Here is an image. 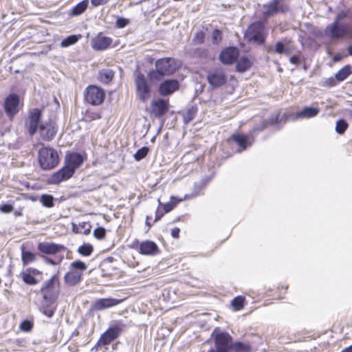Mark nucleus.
Listing matches in <instances>:
<instances>
[{
  "instance_id": "57",
  "label": "nucleus",
  "mask_w": 352,
  "mask_h": 352,
  "mask_svg": "<svg viewBox=\"0 0 352 352\" xmlns=\"http://www.w3.org/2000/svg\"><path fill=\"white\" fill-rule=\"evenodd\" d=\"M347 51L349 55L352 56V45H350L347 48Z\"/></svg>"
},
{
  "instance_id": "53",
  "label": "nucleus",
  "mask_w": 352,
  "mask_h": 352,
  "mask_svg": "<svg viewBox=\"0 0 352 352\" xmlns=\"http://www.w3.org/2000/svg\"><path fill=\"white\" fill-rule=\"evenodd\" d=\"M289 61L291 63L297 65L299 63V58L297 56H293L290 58Z\"/></svg>"
},
{
  "instance_id": "22",
  "label": "nucleus",
  "mask_w": 352,
  "mask_h": 352,
  "mask_svg": "<svg viewBox=\"0 0 352 352\" xmlns=\"http://www.w3.org/2000/svg\"><path fill=\"white\" fill-rule=\"evenodd\" d=\"M83 162L82 156L76 153H73L67 155L65 157V164L72 168V170L75 172V170L78 168Z\"/></svg>"
},
{
  "instance_id": "58",
  "label": "nucleus",
  "mask_w": 352,
  "mask_h": 352,
  "mask_svg": "<svg viewBox=\"0 0 352 352\" xmlns=\"http://www.w3.org/2000/svg\"><path fill=\"white\" fill-rule=\"evenodd\" d=\"M342 352H352V346L345 349Z\"/></svg>"
},
{
  "instance_id": "2",
  "label": "nucleus",
  "mask_w": 352,
  "mask_h": 352,
  "mask_svg": "<svg viewBox=\"0 0 352 352\" xmlns=\"http://www.w3.org/2000/svg\"><path fill=\"white\" fill-rule=\"evenodd\" d=\"M181 65V62L173 58H164L155 63V70H152L148 75L151 80H160L162 76L173 74Z\"/></svg>"
},
{
  "instance_id": "28",
  "label": "nucleus",
  "mask_w": 352,
  "mask_h": 352,
  "mask_svg": "<svg viewBox=\"0 0 352 352\" xmlns=\"http://www.w3.org/2000/svg\"><path fill=\"white\" fill-rule=\"evenodd\" d=\"M88 6V0H83L76 5L71 11L72 16H78L83 13Z\"/></svg>"
},
{
  "instance_id": "45",
  "label": "nucleus",
  "mask_w": 352,
  "mask_h": 352,
  "mask_svg": "<svg viewBox=\"0 0 352 352\" xmlns=\"http://www.w3.org/2000/svg\"><path fill=\"white\" fill-rule=\"evenodd\" d=\"M183 199H177V201H175L174 203H173L172 201L170 202V203H167L166 204H165L164 206V210H165V212H168L170 211H171L174 207L175 206L176 204L182 201Z\"/></svg>"
},
{
  "instance_id": "51",
  "label": "nucleus",
  "mask_w": 352,
  "mask_h": 352,
  "mask_svg": "<svg viewBox=\"0 0 352 352\" xmlns=\"http://www.w3.org/2000/svg\"><path fill=\"white\" fill-rule=\"evenodd\" d=\"M180 230L178 228H174L171 230V236L173 238L177 239L179 235Z\"/></svg>"
},
{
  "instance_id": "52",
  "label": "nucleus",
  "mask_w": 352,
  "mask_h": 352,
  "mask_svg": "<svg viewBox=\"0 0 352 352\" xmlns=\"http://www.w3.org/2000/svg\"><path fill=\"white\" fill-rule=\"evenodd\" d=\"M346 16V14L344 12H341L338 14L336 16V20L334 22H337V24L339 23V21L343 19Z\"/></svg>"
},
{
  "instance_id": "31",
  "label": "nucleus",
  "mask_w": 352,
  "mask_h": 352,
  "mask_svg": "<svg viewBox=\"0 0 352 352\" xmlns=\"http://www.w3.org/2000/svg\"><path fill=\"white\" fill-rule=\"evenodd\" d=\"M351 73V67L349 65L344 66L336 74V78L339 81L345 80Z\"/></svg>"
},
{
  "instance_id": "3",
  "label": "nucleus",
  "mask_w": 352,
  "mask_h": 352,
  "mask_svg": "<svg viewBox=\"0 0 352 352\" xmlns=\"http://www.w3.org/2000/svg\"><path fill=\"white\" fill-rule=\"evenodd\" d=\"M211 336L214 338L215 349H212L208 352H231L232 338L228 333L221 331L219 328H215Z\"/></svg>"
},
{
  "instance_id": "43",
  "label": "nucleus",
  "mask_w": 352,
  "mask_h": 352,
  "mask_svg": "<svg viewBox=\"0 0 352 352\" xmlns=\"http://www.w3.org/2000/svg\"><path fill=\"white\" fill-rule=\"evenodd\" d=\"M106 230L104 228L99 227L94 230V236L98 239H102L105 236Z\"/></svg>"
},
{
  "instance_id": "19",
  "label": "nucleus",
  "mask_w": 352,
  "mask_h": 352,
  "mask_svg": "<svg viewBox=\"0 0 352 352\" xmlns=\"http://www.w3.org/2000/svg\"><path fill=\"white\" fill-rule=\"evenodd\" d=\"M160 250L156 243L151 241H142L140 245L139 252L141 254L147 256H155L159 253Z\"/></svg>"
},
{
  "instance_id": "30",
  "label": "nucleus",
  "mask_w": 352,
  "mask_h": 352,
  "mask_svg": "<svg viewBox=\"0 0 352 352\" xmlns=\"http://www.w3.org/2000/svg\"><path fill=\"white\" fill-rule=\"evenodd\" d=\"M113 76L114 73L111 69H102L99 73V80L103 83H108L112 80Z\"/></svg>"
},
{
  "instance_id": "16",
  "label": "nucleus",
  "mask_w": 352,
  "mask_h": 352,
  "mask_svg": "<svg viewBox=\"0 0 352 352\" xmlns=\"http://www.w3.org/2000/svg\"><path fill=\"white\" fill-rule=\"evenodd\" d=\"M239 50L235 47H227L219 55L220 60L225 65L232 64L239 57Z\"/></svg>"
},
{
  "instance_id": "35",
  "label": "nucleus",
  "mask_w": 352,
  "mask_h": 352,
  "mask_svg": "<svg viewBox=\"0 0 352 352\" xmlns=\"http://www.w3.org/2000/svg\"><path fill=\"white\" fill-rule=\"evenodd\" d=\"M348 123L343 119H340L336 122V131L338 134H343L348 128Z\"/></svg>"
},
{
  "instance_id": "59",
  "label": "nucleus",
  "mask_w": 352,
  "mask_h": 352,
  "mask_svg": "<svg viewBox=\"0 0 352 352\" xmlns=\"http://www.w3.org/2000/svg\"><path fill=\"white\" fill-rule=\"evenodd\" d=\"M146 224L150 228L152 224L148 221V217H146Z\"/></svg>"
},
{
  "instance_id": "55",
  "label": "nucleus",
  "mask_w": 352,
  "mask_h": 352,
  "mask_svg": "<svg viewBox=\"0 0 352 352\" xmlns=\"http://www.w3.org/2000/svg\"><path fill=\"white\" fill-rule=\"evenodd\" d=\"M162 215L163 213L159 214L158 211H157L154 222L158 221L162 217Z\"/></svg>"
},
{
  "instance_id": "39",
  "label": "nucleus",
  "mask_w": 352,
  "mask_h": 352,
  "mask_svg": "<svg viewBox=\"0 0 352 352\" xmlns=\"http://www.w3.org/2000/svg\"><path fill=\"white\" fill-rule=\"evenodd\" d=\"M244 298L242 296H237L232 301V305L234 310H240L243 307Z\"/></svg>"
},
{
  "instance_id": "18",
  "label": "nucleus",
  "mask_w": 352,
  "mask_h": 352,
  "mask_svg": "<svg viewBox=\"0 0 352 352\" xmlns=\"http://www.w3.org/2000/svg\"><path fill=\"white\" fill-rule=\"evenodd\" d=\"M111 38L102 35L100 33L94 38L91 41V47L95 50H104L111 44Z\"/></svg>"
},
{
  "instance_id": "29",
  "label": "nucleus",
  "mask_w": 352,
  "mask_h": 352,
  "mask_svg": "<svg viewBox=\"0 0 352 352\" xmlns=\"http://www.w3.org/2000/svg\"><path fill=\"white\" fill-rule=\"evenodd\" d=\"M252 65L251 60L248 57H241L236 65V70L239 72H244Z\"/></svg>"
},
{
  "instance_id": "20",
  "label": "nucleus",
  "mask_w": 352,
  "mask_h": 352,
  "mask_svg": "<svg viewBox=\"0 0 352 352\" xmlns=\"http://www.w3.org/2000/svg\"><path fill=\"white\" fill-rule=\"evenodd\" d=\"M179 88L178 82L176 80H168L163 82L159 88L160 94L166 96L173 94Z\"/></svg>"
},
{
  "instance_id": "24",
  "label": "nucleus",
  "mask_w": 352,
  "mask_h": 352,
  "mask_svg": "<svg viewBox=\"0 0 352 352\" xmlns=\"http://www.w3.org/2000/svg\"><path fill=\"white\" fill-rule=\"evenodd\" d=\"M288 10L286 5L280 3V0H273L267 6L266 10L263 12L265 15L269 16L278 12H285Z\"/></svg>"
},
{
  "instance_id": "42",
  "label": "nucleus",
  "mask_w": 352,
  "mask_h": 352,
  "mask_svg": "<svg viewBox=\"0 0 352 352\" xmlns=\"http://www.w3.org/2000/svg\"><path fill=\"white\" fill-rule=\"evenodd\" d=\"M205 39V33L203 31L197 32L193 38V42L196 45L204 43Z\"/></svg>"
},
{
  "instance_id": "8",
  "label": "nucleus",
  "mask_w": 352,
  "mask_h": 352,
  "mask_svg": "<svg viewBox=\"0 0 352 352\" xmlns=\"http://www.w3.org/2000/svg\"><path fill=\"white\" fill-rule=\"evenodd\" d=\"M105 98L104 90L97 86L90 85L86 89L85 100L92 104L98 105L102 103Z\"/></svg>"
},
{
  "instance_id": "14",
  "label": "nucleus",
  "mask_w": 352,
  "mask_h": 352,
  "mask_svg": "<svg viewBox=\"0 0 352 352\" xmlns=\"http://www.w3.org/2000/svg\"><path fill=\"white\" fill-rule=\"evenodd\" d=\"M123 299L113 298H100L96 300L92 305V309L94 311H101L118 305L123 302Z\"/></svg>"
},
{
  "instance_id": "26",
  "label": "nucleus",
  "mask_w": 352,
  "mask_h": 352,
  "mask_svg": "<svg viewBox=\"0 0 352 352\" xmlns=\"http://www.w3.org/2000/svg\"><path fill=\"white\" fill-rule=\"evenodd\" d=\"M91 225L88 222H80L78 224L72 223V230L76 234L87 235L91 232Z\"/></svg>"
},
{
  "instance_id": "4",
  "label": "nucleus",
  "mask_w": 352,
  "mask_h": 352,
  "mask_svg": "<svg viewBox=\"0 0 352 352\" xmlns=\"http://www.w3.org/2000/svg\"><path fill=\"white\" fill-rule=\"evenodd\" d=\"M58 155L50 147H43L38 151V162L43 170H50L58 164Z\"/></svg>"
},
{
  "instance_id": "5",
  "label": "nucleus",
  "mask_w": 352,
  "mask_h": 352,
  "mask_svg": "<svg viewBox=\"0 0 352 352\" xmlns=\"http://www.w3.org/2000/svg\"><path fill=\"white\" fill-rule=\"evenodd\" d=\"M72 270L66 273L65 281L69 285H78L82 279V272L87 270V265L80 261L72 262L70 264Z\"/></svg>"
},
{
  "instance_id": "50",
  "label": "nucleus",
  "mask_w": 352,
  "mask_h": 352,
  "mask_svg": "<svg viewBox=\"0 0 352 352\" xmlns=\"http://www.w3.org/2000/svg\"><path fill=\"white\" fill-rule=\"evenodd\" d=\"M109 0H91V3L94 6H99L107 3Z\"/></svg>"
},
{
  "instance_id": "47",
  "label": "nucleus",
  "mask_w": 352,
  "mask_h": 352,
  "mask_svg": "<svg viewBox=\"0 0 352 352\" xmlns=\"http://www.w3.org/2000/svg\"><path fill=\"white\" fill-rule=\"evenodd\" d=\"M129 23V21L124 18H118L116 21V25L119 28H124Z\"/></svg>"
},
{
  "instance_id": "33",
  "label": "nucleus",
  "mask_w": 352,
  "mask_h": 352,
  "mask_svg": "<svg viewBox=\"0 0 352 352\" xmlns=\"http://www.w3.org/2000/svg\"><path fill=\"white\" fill-rule=\"evenodd\" d=\"M196 113L197 109L194 107H192L186 110V111H185L183 115L184 122L186 124H188L190 122H191L194 119Z\"/></svg>"
},
{
  "instance_id": "21",
  "label": "nucleus",
  "mask_w": 352,
  "mask_h": 352,
  "mask_svg": "<svg viewBox=\"0 0 352 352\" xmlns=\"http://www.w3.org/2000/svg\"><path fill=\"white\" fill-rule=\"evenodd\" d=\"M168 109V102L162 99L153 101L151 104V112L156 117H161Z\"/></svg>"
},
{
  "instance_id": "60",
  "label": "nucleus",
  "mask_w": 352,
  "mask_h": 352,
  "mask_svg": "<svg viewBox=\"0 0 352 352\" xmlns=\"http://www.w3.org/2000/svg\"><path fill=\"white\" fill-rule=\"evenodd\" d=\"M283 54H289V50L285 47V52Z\"/></svg>"
},
{
  "instance_id": "27",
  "label": "nucleus",
  "mask_w": 352,
  "mask_h": 352,
  "mask_svg": "<svg viewBox=\"0 0 352 352\" xmlns=\"http://www.w3.org/2000/svg\"><path fill=\"white\" fill-rule=\"evenodd\" d=\"M232 138L239 146L241 150H245L248 146L251 144L250 138L247 135L236 134L233 135Z\"/></svg>"
},
{
  "instance_id": "36",
  "label": "nucleus",
  "mask_w": 352,
  "mask_h": 352,
  "mask_svg": "<svg viewBox=\"0 0 352 352\" xmlns=\"http://www.w3.org/2000/svg\"><path fill=\"white\" fill-rule=\"evenodd\" d=\"M78 41V37L76 35H71L63 39L61 41L60 45L63 47H67L72 45L75 44Z\"/></svg>"
},
{
  "instance_id": "25",
  "label": "nucleus",
  "mask_w": 352,
  "mask_h": 352,
  "mask_svg": "<svg viewBox=\"0 0 352 352\" xmlns=\"http://www.w3.org/2000/svg\"><path fill=\"white\" fill-rule=\"evenodd\" d=\"M320 112V109L318 107H309L304 108L302 111L296 112L295 118L296 119L311 118L316 117Z\"/></svg>"
},
{
  "instance_id": "40",
  "label": "nucleus",
  "mask_w": 352,
  "mask_h": 352,
  "mask_svg": "<svg viewBox=\"0 0 352 352\" xmlns=\"http://www.w3.org/2000/svg\"><path fill=\"white\" fill-rule=\"evenodd\" d=\"M148 152V148L146 146L141 148L134 154V158L137 161H140L146 156Z\"/></svg>"
},
{
  "instance_id": "13",
  "label": "nucleus",
  "mask_w": 352,
  "mask_h": 352,
  "mask_svg": "<svg viewBox=\"0 0 352 352\" xmlns=\"http://www.w3.org/2000/svg\"><path fill=\"white\" fill-rule=\"evenodd\" d=\"M4 109L6 114L12 118L19 111V97L16 94H10L4 102Z\"/></svg>"
},
{
  "instance_id": "48",
  "label": "nucleus",
  "mask_w": 352,
  "mask_h": 352,
  "mask_svg": "<svg viewBox=\"0 0 352 352\" xmlns=\"http://www.w3.org/2000/svg\"><path fill=\"white\" fill-rule=\"evenodd\" d=\"M13 209H14L13 206L10 204H3V205L1 206V207H0V210L2 212H5V213L11 212L13 210Z\"/></svg>"
},
{
  "instance_id": "15",
  "label": "nucleus",
  "mask_w": 352,
  "mask_h": 352,
  "mask_svg": "<svg viewBox=\"0 0 352 352\" xmlns=\"http://www.w3.org/2000/svg\"><path fill=\"white\" fill-rule=\"evenodd\" d=\"M74 172L72 168H69L66 164L58 171L55 173L50 179V183L58 184L63 181L67 180L72 177Z\"/></svg>"
},
{
  "instance_id": "9",
  "label": "nucleus",
  "mask_w": 352,
  "mask_h": 352,
  "mask_svg": "<svg viewBox=\"0 0 352 352\" xmlns=\"http://www.w3.org/2000/svg\"><path fill=\"white\" fill-rule=\"evenodd\" d=\"M136 95L138 98L144 102L151 96L150 87L145 76L142 74H138L135 79Z\"/></svg>"
},
{
  "instance_id": "41",
  "label": "nucleus",
  "mask_w": 352,
  "mask_h": 352,
  "mask_svg": "<svg viewBox=\"0 0 352 352\" xmlns=\"http://www.w3.org/2000/svg\"><path fill=\"white\" fill-rule=\"evenodd\" d=\"M22 278L23 281L28 285H35L37 283L36 279L31 274L28 273H23Z\"/></svg>"
},
{
  "instance_id": "12",
  "label": "nucleus",
  "mask_w": 352,
  "mask_h": 352,
  "mask_svg": "<svg viewBox=\"0 0 352 352\" xmlns=\"http://www.w3.org/2000/svg\"><path fill=\"white\" fill-rule=\"evenodd\" d=\"M56 132V123L52 120L41 123L39 125L40 136L45 141L49 142L52 140L55 137Z\"/></svg>"
},
{
  "instance_id": "62",
  "label": "nucleus",
  "mask_w": 352,
  "mask_h": 352,
  "mask_svg": "<svg viewBox=\"0 0 352 352\" xmlns=\"http://www.w3.org/2000/svg\"><path fill=\"white\" fill-rule=\"evenodd\" d=\"M351 106H352V104H351Z\"/></svg>"
},
{
  "instance_id": "54",
  "label": "nucleus",
  "mask_w": 352,
  "mask_h": 352,
  "mask_svg": "<svg viewBox=\"0 0 352 352\" xmlns=\"http://www.w3.org/2000/svg\"><path fill=\"white\" fill-rule=\"evenodd\" d=\"M342 59V56L340 54H336L334 56L333 60L334 62H338Z\"/></svg>"
},
{
  "instance_id": "61",
  "label": "nucleus",
  "mask_w": 352,
  "mask_h": 352,
  "mask_svg": "<svg viewBox=\"0 0 352 352\" xmlns=\"http://www.w3.org/2000/svg\"><path fill=\"white\" fill-rule=\"evenodd\" d=\"M265 123H264V124H263V127H262V129H264V128H265Z\"/></svg>"
},
{
  "instance_id": "1",
  "label": "nucleus",
  "mask_w": 352,
  "mask_h": 352,
  "mask_svg": "<svg viewBox=\"0 0 352 352\" xmlns=\"http://www.w3.org/2000/svg\"><path fill=\"white\" fill-rule=\"evenodd\" d=\"M58 280L56 275L44 283L41 292L43 294L41 311L48 318L52 317L56 310L55 300L58 296Z\"/></svg>"
},
{
  "instance_id": "34",
  "label": "nucleus",
  "mask_w": 352,
  "mask_h": 352,
  "mask_svg": "<svg viewBox=\"0 0 352 352\" xmlns=\"http://www.w3.org/2000/svg\"><path fill=\"white\" fill-rule=\"evenodd\" d=\"M35 255L30 251L22 252V261L24 265L33 262L35 260Z\"/></svg>"
},
{
  "instance_id": "7",
  "label": "nucleus",
  "mask_w": 352,
  "mask_h": 352,
  "mask_svg": "<svg viewBox=\"0 0 352 352\" xmlns=\"http://www.w3.org/2000/svg\"><path fill=\"white\" fill-rule=\"evenodd\" d=\"M124 327V324L123 323L120 322H116L103 334H102L97 343V345H107L110 344L113 340L116 339L119 336Z\"/></svg>"
},
{
  "instance_id": "32",
  "label": "nucleus",
  "mask_w": 352,
  "mask_h": 352,
  "mask_svg": "<svg viewBox=\"0 0 352 352\" xmlns=\"http://www.w3.org/2000/svg\"><path fill=\"white\" fill-rule=\"evenodd\" d=\"M231 352H249L250 346L244 343L236 342L235 343L232 342V346L230 348Z\"/></svg>"
},
{
  "instance_id": "37",
  "label": "nucleus",
  "mask_w": 352,
  "mask_h": 352,
  "mask_svg": "<svg viewBox=\"0 0 352 352\" xmlns=\"http://www.w3.org/2000/svg\"><path fill=\"white\" fill-rule=\"evenodd\" d=\"M42 204L47 208H51L54 206V198L50 195H43L40 199Z\"/></svg>"
},
{
  "instance_id": "17",
  "label": "nucleus",
  "mask_w": 352,
  "mask_h": 352,
  "mask_svg": "<svg viewBox=\"0 0 352 352\" xmlns=\"http://www.w3.org/2000/svg\"><path fill=\"white\" fill-rule=\"evenodd\" d=\"M346 33V28L339 23L337 24V22L332 23L331 25L327 26L325 30V34L333 39L342 37Z\"/></svg>"
},
{
  "instance_id": "10",
  "label": "nucleus",
  "mask_w": 352,
  "mask_h": 352,
  "mask_svg": "<svg viewBox=\"0 0 352 352\" xmlns=\"http://www.w3.org/2000/svg\"><path fill=\"white\" fill-rule=\"evenodd\" d=\"M41 115L42 112L38 109H32L29 111L25 126L30 135H33L36 133Z\"/></svg>"
},
{
  "instance_id": "56",
  "label": "nucleus",
  "mask_w": 352,
  "mask_h": 352,
  "mask_svg": "<svg viewBox=\"0 0 352 352\" xmlns=\"http://www.w3.org/2000/svg\"><path fill=\"white\" fill-rule=\"evenodd\" d=\"M45 261L47 263L51 265H56V263L51 258H45Z\"/></svg>"
},
{
  "instance_id": "23",
  "label": "nucleus",
  "mask_w": 352,
  "mask_h": 352,
  "mask_svg": "<svg viewBox=\"0 0 352 352\" xmlns=\"http://www.w3.org/2000/svg\"><path fill=\"white\" fill-rule=\"evenodd\" d=\"M64 248L63 245L48 242L40 243L38 245V250L46 254H56Z\"/></svg>"
},
{
  "instance_id": "44",
  "label": "nucleus",
  "mask_w": 352,
  "mask_h": 352,
  "mask_svg": "<svg viewBox=\"0 0 352 352\" xmlns=\"http://www.w3.org/2000/svg\"><path fill=\"white\" fill-rule=\"evenodd\" d=\"M222 39V32L219 30H215L212 33V43L218 44Z\"/></svg>"
},
{
  "instance_id": "6",
  "label": "nucleus",
  "mask_w": 352,
  "mask_h": 352,
  "mask_svg": "<svg viewBox=\"0 0 352 352\" xmlns=\"http://www.w3.org/2000/svg\"><path fill=\"white\" fill-rule=\"evenodd\" d=\"M245 38L249 41H253L258 44H262L265 41L264 25L258 21L251 24L245 34Z\"/></svg>"
},
{
  "instance_id": "38",
  "label": "nucleus",
  "mask_w": 352,
  "mask_h": 352,
  "mask_svg": "<svg viewBox=\"0 0 352 352\" xmlns=\"http://www.w3.org/2000/svg\"><path fill=\"white\" fill-rule=\"evenodd\" d=\"M78 252L83 256H89L93 252V247L91 244H83L78 248Z\"/></svg>"
},
{
  "instance_id": "49",
  "label": "nucleus",
  "mask_w": 352,
  "mask_h": 352,
  "mask_svg": "<svg viewBox=\"0 0 352 352\" xmlns=\"http://www.w3.org/2000/svg\"><path fill=\"white\" fill-rule=\"evenodd\" d=\"M21 328L23 331H29L32 328V324L29 321H23L21 324Z\"/></svg>"
},
{
  "instance_id": "46",
  "label": "nucleus",
  "mask_w": 352,
  "mask_h": 352,
  "mask_svg": "<svg viewBox=\"0 0 352 352\" xmlns=\"http://www.w3.org/2000/svg\"><path fill=\"white\" fill-rule=\"evenodd\" d=\"M274 51L277 54H283L285 52V45L281 42H278L275 45V49Z\"/></svg>"
},
{
  "instance_id": "11",
  "label": "nucleus",
  "mask_w": 352,
  "mask_h": 352,
  "mask_svg": "<svg viewBox=\"0 0 352 352\" xmlns=\"http://www.w3.org/2000/svg\"><path fill=\"white\" fill-rule=\"evenodd\" d=\"M207 80L210 85L216 89L225 85L228 79L223 69H215L208 72Z\"/></svg>"
}]
</instances>
